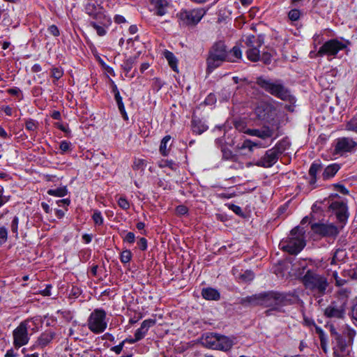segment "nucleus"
I'll return each mask as SVG.
<instances>
[{"instance_id": "obj_52", "label": "nucleus", "mask_w": 357, "mask_h": 357, "mask_svg": "<svg viewBox=\"0 0 357 357\" xmlns=\"http://www.w3.org/2000/svg\"><path fill=\"white\" fill-rule=\"evenodd\" d=\"M135 239V236L134 233H132V232L127 233V234L126 235V236L124 238V241L128 243H134Z\"/></svg>"}, {"instance_id": "obj_47", "label": "nucleus", "mask_w": 357, "mask_h": 357, "mask_svg": "<svg viewBox=\"0 0 357 357\" xmlns=\"http://www.w3.org/2000/svg\"><path fill=\"white\" fill-rule=\"evenodd\" d=\"M91 25L96 30L97 33L99 36H104L105 34L106 31H105V29L103 27L98 25L95 22H91Z\"/></svg>"}, {"instance_id": "obj_34", "label": "nucleus", "mask_w": 357, "mask_h": 357, "mask_svg": "<svg viewBox=\"0 0 357 357\" xmlns=\"http://www.w3.org/2000/svg\"><path fill=\"white\" fill-rule=\"evenodd\" d=\"M259 144L254 142L250 139H246L243 142L242 145L239 146L240 149H248L250 151H253V148L258 146Z\"/></svg>"}, {"instance_id": "obj_62", "label": "nucleus", "mask_w": 357, "mask_h": 357, "mask_svg": "<svg viewBox=\"0 0 357 357\" xmlns=\"http://www.w3.org/2000/svg\"><path fill=\"white\" fill-rule=\"evenodd\" d=\"M172 165V162H169V161H164V162H161L160 164H159V166L160 167H171V165Z\"/></svg>"}, {"instance_id": "obj_64", "label": "nucleus", "mask_w": 357, "mask_h": 357, "mask_svg": "<svg viewBox=\"0 0 357 357\" xmlns=\"http://www.w3.org/2000/svg\"><path fill=\"white\" fill-rule=\"evenodd\" d=\"M83 240L85 241V243H89L91 241V236L89 234H84L82 236Z\"/></svg>"}, {"instance_id": "obj_42", "label": "nucleus", "mask_w": 357, "mask_h": 357, "mask_svg": "<svg viewBox=\"0 0 357 357\" xmlns=\"http://www.w3.org/2000/svg\"><path fill=\"white\" fill-rule=\"evenodd\" d=\"M272 56L273 54L271 52H264L260 58L264 63L268 64L271 63Z\"/></svg>"}, {"instance_id": "obj_14", "label": "nucleus", "mask_w": 357, "mask_h": 357, "mask_svg": "<svg viewBox=\"0 0 357 357\" xmlns=\"http://www.w3.org/2000/svg\"><path fill=\"white\" fill-rule=\"evenodd\" d=\"M312 229L319 234L326 236H335L338 234V229L333 224H314Z\"/></svg>"}, {"instance_id": "obj_21", "label": "nucleus", "mask_w": 357, "mask_h": 357, "mask_svg": "<svg viewBox=\"0 0 357 357\" xmlns=\"http://www.w3.org/2000/svg\"><path fill=\"white\" fill-rule=\"evenodd\" d=\"M271 109V107L269 105L261 102L255 108V114L259 119H265L268 117Z\"/></svg>"}, {"instance_id": "obj_22", "label": "nucleus", "mask_w": 357, "mask_h": 357, "mask_svg": "<svg viewBox=\"0 0 357 357\" xmlns=\"http://www.w3.org/2000/svg\"><path fill=\"white\" fill-rule=\"evenodd\" d=\"M340 167L337 164H332L327 166L323 174L322 177L324 180H328L333 177L340 169Z\"/></svg>"}, {"instance_id": "obj_53", "label": "nucleus", "mask_w": 357, "mask_h": 357, "mask_svg": "<svg viewBox=\"0 0 357 357\" xmlns=\"http://www.w3.org/2000/svg\"><path fill=\"white\" fill-rule=\"evenodd\" d=\"M48 31L50 33H51L54 36H58L59 35V31L56 26L52 25L48 28Z\"/></svg>"}, {"instance_id": "obj_12", "label": "nucleus", "mask_w": 357, "mask_h": 357, "mask_svg": "<svg viewBox=\"0 0 357 357\" xmlns=\"http://www.w3.org/2000/svg\"><path fill=\"white\" fill-rule=\"evenodd\" d=\"M206 13V10L204 8H197L181 13V17L183 20H185L188 24H196L202 20Z\"/></svg>"}, {"instance_id": "obj_10", "label": "nucleus", "mask_w": 357, "mask_h": 357, "mask_svg": "<svg viewBox=\"0 0 357 357\" xmlns=\"http://www.w3.org/2000/svg\"><path fill=\"white\" fill-rule=\"evenodd\" d=\"M357 149V142L350 137H340L337 139L335 151L337 153L343 154L351 153Z\"/></svg>"}, {"instance_id": "obj_54", "label": "nucleus", "mask_w": 357, "mask_h": 357, "mask_svg": "<svg viewBox=\"0 0 357 357\" xmlns=\"http://www.w3.org/2000/svg\"><path fill=\"white\" fill-rule=\"evenodd\" d=\"M70 144L66 141H62L60 144V149L63 152H66L70 149Z\"/></svg>"}, {"instance_id": "obj_11", "label": "nucleus", "mask_w": 357, "mask_h": 357, "mask_svg": "<svg viewBox=\"0 0 357 357\" xmlns=\"http://www.w3.org/2000/svg\"><path fill=\"white\" fill-rule=\"evenodd\" d=\"M281 151H279L278 147L266 151L265 155L259 160L255 165L262 167H271L278 160L279 155Z\"/></svg>"}, {"instance_id": "obj_57", "label": "nucleus", "mask_w": 357, "mask_h": 357, "mask_svg": "<svg viewBox=\"0 0 357 357\" xmlns=\"http://www.w3.org/2000/svg\"><path fill=\"white\" fill-rule=\"evenodd\" d=\"M230 208L237 215L242 214V210L240 206L232 204Z\"/></svg>"}, {"instance_id": "obj_19", "label": "nucleus", "mask_w": 357, "mask_h": 357, "mask_svg": "<svg viewBox=\"0 0 357 357\" xmlns=\"http://www.w3.org/2000/svg\"><path fill=\"white\" fill-rule=\"evenodd\" d=\"M151 4L153 7L155 14L162 16L167 13L170 1L169 0H151Z\"/></svg>"}, {"instance_id": "obj_1", "label": "nucleus", "mask_w": 357, "mask_h": 357, "mask_svg": "<svg viewBox=\"0 0 357 357\" xmlns=\"http://www.w3.org/2000/svg\"><path fill=\"white\" fill-rule=\"evenodd\" d=\"M301 282L306 289L323 296L329 285L327 278L313 270H307L301 278Z\"/></svg>"}, {"instance_id": "obj_31", "label": "nucleus", "mask_w": 357, "mask_h": 357, "mask_svg": "<svg viewBox=\"0 0 357 357\" xmlns=\"http://www.w3.org/2000/svg\"><path fill=\"white\" fill-rule=\"evenodd\" d=\"M114 98H115V100L116 101V103L118 105V107H119V109L120 112L123 116V118L125 119H127L128 116H127V114H126V112L124 105H123V101H122V98L120 96V93H116V94L114 96Z\"/></svg>"}, {"instance_id": "obj_33", "label": "nucleus", "mask_w": 357, "mask_h": 357, "mask_svg": "<svg viewBox=\"0 0 357 357\" xmlns=\"http://www.w3.org/2000/svg\"><path fill=\"white\" fill-rule=\"evenodd\" d=\"M227 56H229L231 58L235 59L236 62V60L241 58L242 52L238 47L234 46L229 52H227Z\"/></svg>"}, {"instance_id": "obj_8", "label": "nucleus", "mask_w": 357, "mask_h": 357, "mask_svg": "<svg viewBox=\"0 0 357 357\" xmlns=\"http://www.w3.org/2000/svg\"><path fill=\"white\" fill-rule=\"evenodd\" d=\"M29 327V321L25 320L13 331V345L15 348L19 349L28 344L30 339L28 333Z\"/></svg>"}, {"instance_id": "obj_37", "label": "nucleus", "mask_w": 357, "mask_h": 357, "mask_svg": "<svg viewBox=\"0 0 357 357\" xmlns=\"http://www.w3.org/2000/svg\"><path fill=\"white\" fill-rule=\"evenodd\" d=\"M118 205L123 210H128L130 208V203L125 197H120L117 200Z\"/></svg>"}, {"instance_id": "obj_27", "label": "nucleus", "mask_w": 357, "mask_h": 357, "mask_svg": "<svg viewBox=\"0 0 357 357\" xmlns=\"http://www.w3.org/2000/svg\"><path fill=\"white\" fill-rule=\"evenodd\" d=\"M321 167L319 164L313 163L310 169L309 175L310 176L309 183L311 185H314L317 181V174L321 170Z\"/></svg>"}, {"instance_id": "obj_9", "label": "nucleus", "mask_w": 357, "mask_h": 357, "mask_svg": "<svg viewBox=\"0 0 357 357\" xmlns=\"http://www.w3.org/2000/svg\"><path fill=\"white\" fill-rule=\"evenodd\" d=\"M347 47V45L337 39H331L326 42L318 50L317 55L319 56H336L339 51Z\"/></svg>"}, {"instance_id": "obj_7", "label": "nucleus", "mask_w": 357, "mask_h": 357, "mask_svg": "<svg viewBox=\"0 0 357 357\" xmlns=\"http://www.w3.org/2000/svg\"><path fill=\"white\" fill-rule=\"evenodd\" d=\"M289 303L286 296L278 292H268L263 294L262 305L272 310H278L280 307Z\"/></svg>"}, {"instance_id": "obj_49", "label": "nucleus", "mask_w": 357, "mask_h": 357, "mask_svg": "<svg viewBox=\"0 0 357 357\" xmlns=\"http://www.w3.org/2000/svg\"><path fill=\"white\" fill-rule=\"evenodd\" d=\"M137 244L142 250H145L147 248V241L145 238H140Z\"/></svg>"}, {"instance_id": "obj_25", "label": "nucleus", "mask_w": 357, "mask_h": 357, "mask_svg": "<svg viewBox=\"0 0 357 357\" xmlns=\"http://www.w3.org/2000/svg\"><path fill=\"white\" fill-rule=\"evenodd\" d=\"M163 55H164L165 58L166 59V60L167 61L168 64L171 67V68L174 72H178V66H177L178 60L176 58V56H174V54L168 50H165L163 52Z\"/></svg>"}, {"instance_id": "obj_26", "label": "nucleus", "mask_w": 357, "mask_h": 357, "mask_svg": "<svg viewBox=\"0 0 357 357\" xmlns=\"http://www.w3.org/2000/svg\"><path fill=\"white\" fill-rule=\"evenodd\" d=\"M202 295L206 300L218 301L220 298L219 292L213 288L204 289Z\"/></svg>"}, {"instance_id": "obj_23", "label": "nucleus", "mask_w": 357, "mask_h": 357, "mask_svg": "<svg viewBox=\"0 0 357 357\" xmlns=\"http://www.w3.org/2000/svg\"><path fill=\"white\" fill-rule=\"evenodd\" d=\"M262 298H263V294L252 295L251 296H248L241 300V303L243 305H245L247 303L252 305H262Z\"/></svg>"}, {"instance_id": "obj_29", "label": "nucleus", "mask_w": 357, "mask_h": 357, "mask_svg": "<svg viewBox=\"0 0 357 357\" xmlns=\"http://www.w3.org/2000/svg\"><path fill=\"white\" fill-rule=\"evenodd\" d=\"M68 193L66 187H60L56 189H50L47 191V194L52 196L63 197Z\"/></svg>"}, {"instance_id": "obj_44", "label": "nucleus", "mask_w": 357, "mask_h": 357, "mask_svg": "<svg viewBox=\"0 0 357 357\" xmlns=\"http://www.w3.org/2000/svg\"><path fill=\"white\" fill-rule=\"evenodd\" d=\"M222 156L223 158L226 160H234L235 155L233 154L232 151L227 149H222Z\"/></svg>"}, {"instance_id": "obj_60", "label": "nucleus", "mask_w": 357, "mask_h": 357, "mask_svg": "<svg viewBox=\"0 0 357 357\" xmlns=\"http://www.w3.org/2000/svg\"><path fill=\"white\" fill-rule=\"evenodd\" d=\"M56 126H57L58 128H59L61 130L65 132H69V129L66 128L63 125L59 123H56Z\"/></svg>"}, {"instance_id": "obj_32", "label": "nucleus", "mask_w": 357, "mask_h": 357, "mask_svg": "<svg viewBox=\"0 0 357 357\" xmlns=\"http://www.w3.org/2000/svg\"><path fill=\"white\" fill-rule=\"evenodd\" d=\"M146 166V162L145 160L141 158H135L133 162L132 168L135 170L144 171Z\"/></svg>"}, {"instance_id": "obj_3", "label": "nucleus", "mask_w": 357, "mask_h": 357, "mask_svg": "<svg viewBox=\"0 0 357 357\" xmlns=\"http://www.w3.org/2000/svg\"><path fill=\"white\" fill-rule=\"evenodd\" d=\"M225 61L235 62V59L227 56L226 46L222 42L216 43L209 51L207 58L208 70H213L219 67Z\"/></svg>"}, {"instance_id": "obj_17", "label": "nucleus", "mask_w": 357, "mask_h": 357, "mask_svg": "<svg viewBox=\"0 0 357 357\" xmlns=\"http://www.w3.org/2000/svg\"><path fill=\"white\" fill-rule=\"evenodd\" d=\"M245 133L251 136L258 137L262 139H266L273 136V130L268 126H263L260 129H248L245 131Z\"/></svg>"}, {"instance_id": "obj_20", "label": "nucleus", "mask_w": 357, "mask_h": 357, "mask_svg": "<svg viewBox=\"0 0 357 357\" xmlns=\"http://www.w3.org/2000/svg\"><path fill=\"white\" fill-rule=\"evenodd\" d=\"M219 336L220 335L217 333H206L202 336V342L207 348L216 349Z\"/></svg>"}, {"instance_id": "obj_39", "label": "nucleus", "mask_w": 357, "mask_h": 357, "mask_svg": "<svg viewBox=\"0 0 357 357\" xmlns=\"http://www.w3.org/2000/svg\"><path fill=\"white\" fill-rule=\"evenodd\" d=\"M92 218L96 225H101L103 223V218L100 211H94Z\"/></svg>"}, {"instance_id": "obj_35", "label": "nucleus", "mask_w": 357, "mask_h": 357, "mask_svg": "<svg viewBox=\"0 0 357 357\" xmlns=\"http://www.w3.org/2000/svg\"><path fill=\"white\" fill-rule=\"evenodd\" d=\"M346 128L348 130L354 131L357 132V115L354 116L346 126Z\"/></svg>"}, {"instance_id": "obj_36", "label": "nucleus", "mask_w": 357, "mask_h": 357, "mask_svg": "<svg viewBox=\"0 0 357 357\" xmlns=\"http://www.w3.org/2000/svg\"><path fill=\"white\" fill-rule=\"evenodd\" d=\"M132 254L130 250H124L121 252L120 259L121 261L123 264L128 263L131 259Z\"/></svg>"}, {"instance_id": "obj_55", "label": "nucleus", "mask_w": 357, "mask_h": 357, "mask_svg": "<svg viewBox=\"0 0 357 357\" xmlns=\"http://www.w3.org/2000/svg\"><path fill=\"white\" fill-rule=\"evenodd\" d=\"M176 211L179 215H185L188 212V208L183 205H180L176 207Z\"/></svg>"}, {"instance_id": "obj_40", "label": "nucleus", "mask_w": 357, "mask_h": 357, "mask_svg": "<svg viewBox=\"0 0 357 357\" xmlns=\"http://www.w3.org/2000/svg\"><path fill=\"white\" fill-rule=\"evenodd\" d=\"M155 324V320H153V319H146V320H144L142 324H141V328L142 329H144L145 330L146 332L148 331L149 328L153 326L154 324Z\"/></svg>"}, {"instance_id": "obj_4", "label": "nucleus", "mask_w": 357, "mask_h": 357, "mask_svg": "<svg viewBox=\"0 0 357 357\" xmlns=\"http://www.w3.org/2000/svg\"><path fill=\"white\" fill-rule=\"evenodd\" d=\"M257 84L273 96L283 100H291L289 91L280 83L273 82L270 79H266L261 77L257 79Z\"/></svg>"}, {"instance_id": "obj_59", "label": "nucleus", "mask_w": 357, "mask_h": 357, "mask_svg": "<svg viewBox=\"0 0 357 357\" xmlns=\"http://www.w3.org/2000/svg\"><path fill=\"white\" fill-rule=\"evenodd\" d=\"M61 204H64V205H69L70 204V200L68 199H63L57 201V204L59 206H61Z\"/></svg>"}, {"instance_id": "obj_28", "label": "nucleus", "mask_w": 357, "mask_h": 357, "mask_svg": "<svg viewBox=\"0 0 357 357\" xmlns=\"http://www.w3.org/2000/svg\"><path fill=\"white\" fill-rule=\"evenodd\" d=\"M192 130L197 134H202L208 129V126L202 123L200 121L193 119L192 121Z\"/></svg>"}, {"instance_id": "obj_58", "label": "nucleus", "mask_w": 357, "mask_h": 357, "mask_svg": "<svg viewBox=\"0 0 357 357\" xmlns=\"http://www.w3.org/2000/svg\"><path fill=\"white\" fill-rule=\"evenodd\" d=\"M352 317L353 319L357 321V302L356 304L354 306L353 310H352Z\"/></svg>"}, {"instance_id": "obj_51", "label": "nucleus", "mask_w": 357, "mask_h": 357, "mask_svg": "<svg viewBox=\"0 0 357 357\" xmlns=\"http://www.w3.org/2000/svg\"><path fill=\"white\" fill-rule=\"evenodd\" d=\"M333 186L336 190L340 192L341 193H342L344 195H347L349 192L348 190L342 185L335 184Z\"/></svg>"}, {"instance_id": "obj_45", "label": "nucleus", "mask_w": 357, "mask_h": 357, "mask_svg": "<svg viewBox=\"0 0 357 357\" xmlns=\"http://www.w3.org/2000/svg\"><path fill=\"white\" fill-rule=\"evenodd\" d=\"M146 333L147 332L145 330L142 329L141 327L139 328H138L135 333V340H142L144 337V335H146Z\"/></svg>"}, {"instance_id": "obj_5", "label": "nucleus", "mask_w": 357, "mask_h": 357, "mask_svg": "<svg viewBox=\"0 0 357 357\" xmlns=\"http://www.w3.org/2000/svg\"><path fill=\"white\" fill-rule=\"evenodd\" d=\"M87 326L96 334L102 333L107 326L106 312L102 309L94 310L88 319Z\"/></svg>"}, {"instance_id": "obj_6", "label": "nucleus", "mask_w": 357, "mask_h": 357, "mask_svg": "<svg viewBox=\"0 0 357 357\" xmlns=\"http://www.w3.org/2000/svg\"><path fill=\"white\" fill-rule=\"evenodd\" d=\"M244 41L247 47V58L252 62L259 61L260 59V51L259 49L264 43L263 38L261 36L250 35L246 36Z\"/></svg>"}, {"instance_id": "obj_50", "label": "nucleus", "mask_w": 357, "mask_h": 357, "mask_svg": "<svg viewBox=\"0 0 357 357\" xmlns=\"http://www.w3.org/2000/svg\"><path fill=\"white\" fill-rule=\"evenodd\" d=\"M26 128L33 131L36 128V123L33 120H29L26 122Z\"/></svg>"}, {"instance_id": "obj_48", "label": "nucleus", "mask_w": 357, "mask_h": 357, "mask_svg": "<svg viewBox=\"0 0 357 357\" xmlns=\"http://www.w3.org/2000/svg\"><path fill=\"white\" fill-rule=\"evenodd\" d=\"M19 219L17 217H15L11 223V230L13 233L17 234Z\"/></svg>"}, {"instance_id": "obj_24", "label": "nucleus", "mask_w": 357, "mask_h": 357, "mask_svg": "<svg viewBox=\"0 0 357 357\" xmlns=\"http://www.w3.org/2000/svg\"><path fill=\"white\" fill-rule=\"evenodd\" d=\"M54 333H45L40 335L36 342L37 347H44L47 346L54 338Z\"/></svg>"}, {"instance_id": "obj_46", "label": "nucleus", "mask_w": 357, "mask_h": 357, "mask_svg": "<svg viewBox=\"0 0 357 357\" xmlns=\"http://www.w3.org/2000/svg\"><path fill=\"white\" fill-rule=\"evenodd\" d=\"M335 258H337V260L340 261H342L344 257H345L346 255V252L344 250H341V249H337L335 253Z\"/></svg>"}, {"instance_id": "obj_18", "label": "nucleus", "mask_w": 357, "mask_h": 357, "mask_svg": "<svg viewBox=\"0 0 357 357\" xmlns=\"http://www.w3.org/2000/svg\"><path fill=\"white\" fill-rule=\"evenodd\" d=\"M235 344H236V337H227V336L220 335L216 349L223 351H228L232 348V347Z\"/></svg>"}, {"instance_id": "obj_41", "label": "nucleus", "mask_w": 357, "mask_h": 357, "mask_svg": "<svg viewBox=\"0 0 357 357\" xmlns=\"http://www.w3.org/2000/svg\"><path fill=\"white\" fill-rule=\"evenodd\" d=\"M8 231L6 227H0V244L4 243L7 241Z\"/></svg>"}, {"instance_id": "obj_43", "label": "nucleus", "mask_w": 357, "mask_h": 357, "mask_svg": "<svg viewBox=\"0 0 357 357\" xmlns=\"http://www.w3.org/2000/svg\"><path fill=\"white\" fill-rule=\"evenodd\" d=\"M63 72L59 68H54L52 70V76L56 79H60L63 76Z\"/></svg>"}, {"instance_id": "obj_2", "label": "nucleus", "mask_w": 357, "mask_h": 357, "mask_svg": "<svg viewBox=\"0 0 357 357\" xmlns=\"http://www.w3.org/2000/svg\"><path fill=\"white\" fill-rule=\"evenodd\" d=\"M304 231L298 227L294 228L286 240L280 243L282 250L291 255H296L305 247V243L303 238Z\"/></svg>"}, {"instance_id": "obj_63", "label": "nucleus", "mask_w": 357, "mask_h": 357, "mask_svg": "<svg viewBox=\"0 0 357 357\" xmlns=\"http://www.w3.org/2000/svg\"><path fill=\"white\" fill-rule=\"evenodd\" d=\"M52 117L54 119H59L61 118V114L58 111H54L53 112V113L52 114Z\"/></svg>"}, {"instance_id": "obj_38", "label": "nucleus", "mask_w": 357, "mask_h": 357, "mask_svg": "<svg viewBox=\"0 0 357 357\" xmlns=\"http://www.w3.org/2000/svg\"><path fill=\"white\" fill-rule=\"evenodd\" d=\"M301 16V11L298 9H292L288 13V17L291 21H297Z\"/></svg>"}, {"instance_id": "obj_56", "label": "nucleus", "mask_w": 357, "mask_h": 357, "mask_svg": "<svg viewBox=\"0 0 357 357\" xmlns=\"http://www.w3.org/2000/svg\"><path fill=\"white\" fill-rule=\"evenodd\" d=\"M124 344V341L120 343L119 345L113 347L112 350L114 351L116 354H120L122 351Z\"/></svg>"}, {"instance_id": "obj_16", "label": "nucleus", "mask_w": 357, "mask_h": 357, "mask_svg": "<svg viewBox=\"0 0 357 357\" xmlns=\"http://www.w3.org/2000/svg\"><path fill=\"white\" fill-rule=\"evenodd\" d=\"M330 208L335 211L337 218L340 222H344L348 218V210L347 204L344 202H333Z\"/></svg>"}, {"instance_id": "obj_30", "label": "nucleus", "mask_w": 357, "mask_h": 357, "mask_svg": "<svg viewBox=\"0 0 357 357\" xmlns=\"http://www.w3.org/2000/svg\"><path fill=\"white\" fill-rule=\"evenodd\" d=\"M170 139L171 137L169 135H167L161 141V144L160 146V152L163 155H167L169 153L168 144Z\"/></svg>"}, {"instance_id": "obj_61", "label": "nucleus", "mask_w": 357, "mask_h": 357, "mask_svg": "<svg viewBox=\"0 0 357 357\" xmlns=\"http://www.w3.org/2000/svg\"><path fill=\"white\" fill-rule=\"evenodd\" d=\"M347 282V280L344 279L339 278V280H337V282L335 283L336 286L341 287L345 284Z\"/></svg>"}, {"instance_id": "obj_15", "label": "nucleus", "mask_w": 357, "mask_h": 357, "mask_svg": "<svg viewBox=\"0 0 357 357\" xmlns=\"http://www.w3.org/2000/svg\"><path fill=\"white\" fill-rule=\"evenodd\" d=\"M85 10L89 16L100 22L106 18L102 8L97 4L96 1L88 2L85 6Z\"/></svg>"}, {"instance_id": "obj_13", "label": "nucleus", "mask_w": 357, "mask_h": 357, "mask_svg": "<svg viewBox=\"0 0 357 357\" xmlns=\"http://www.w3.org/2000/svg\"><path fill=\"white\" fill-rule=\"evenodd\" d=\"M324 315L330 319H340L345 315V307L343 305L331 303L324 310Z\"/></svg>"}]
</instances>
